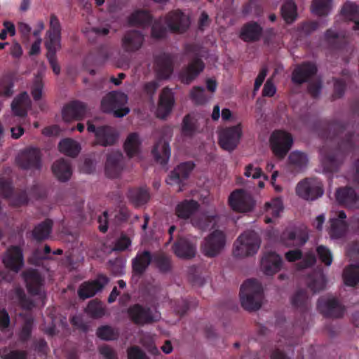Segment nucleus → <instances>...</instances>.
<instances>
[{
	"label": "nucleus",
	"instance_id": "nucleus-5",
	"mask_svg": "<svg viewBox=\"0 0 359 359\" xmlns=\"http://www.w3.org/2000/svg\"><path fill=\"white\" fill-rule=\"evenodd\" d=\"M260 239L253 231H245L236 241L233 247V255L245 257L257 253L260 247Z\"/></svg>",
	"mask_w": 359,
	"mask_h": 359
},
{
	"label": "nucleus",
	"instance_id": "nucleus-62",
	"mask_svg": "<svg viewBox=\"0 0 359 359\" xmlns=\"http://www.w3.org/2000/svg\"><path fill=\"white\" fill-rule=\"evenodd\" d=\"M32 320L27 319L25 321L19 334L20 341L25 342L29 339L32 334Z\"/></svg>",
	"mask_w": 359,
	"mask_h": 359
},
{
	"label": "nucleus",
	"instance_id": "nucleus-7",
	"mask_svg": "<svg viewBox=\"0 0 359 359\" xmlns=\"http://www.w3.org/2000/svg\"><path fill=\"white\" fill-rule=\"evenodd\" d=\"M16 163L22 170H40L42 167L41 151L36 147H27L18 154Z\"/></svg>",
	"mask_w": 359,
	"mask_h": 359
},
{
	"label": "nucleus",
	"instance_id": "nucleus-40",
	"mask_svg": "<svg viewBox=\"0 0 359 359\" xmlns=\"http://www.w3.org/2000/svg\"><path fill=\"white\" fill-rule=\"evenodd\" d=\"M152 22V16L146 10H137L133 12L128 18V23L130 26L146 27Z\"/></svg>",
	"mask_w": 359,
	"mask_h": 359
},
{
	"label": "nucleus",
	"instance_id": "nucleus-61",
	"mask_svg": "<svg viewBox=\"0 0 359 359\" xmlns=\"http://www.w3.org/2000/svg\"><path fill=\"white\" fill-rule=\"evenodd\" d=\"M191 99L197 104H202L205 102L206 97L204 94V88L200 86H195L190 93Z\"/></svg>",
	"mask_w": 359,
	"mask_h": 359
},
{
	"label": "nucleus",
	"instance_id": "nucleus-23",
	"mask_svg": "<svg viewBox=\"0 0 359 359\" xmlns=\"http://www.w3.org/2000/svg\"><path fill=\"white\" fill-rule=\"evenodd\" d=\"M195 164L192 161H187L178 165L172 171H171L166 182L168 184L172 185L175 184L181 185L182 182L187 180L191 171L194 170ZM182 189L180 186L179 191H181Z\"/></svg>",
	"mask_w": 359,
	"mask_h": 359
},
{
	"label": "nucleus",
	"instance_id": "nucleus-19",
	"mask_svg": "<svg viewBox=\"0 0 359 359\" xmlns=\"http://www.w3.org/2000/svg\"><path fill=\"white\" fill-rule=\"evenodd\" d=\"M241 134L240 125L224 129L219 134V142L221 147L227 151L233 150L239 142Z\"/></svg>",
	"mask_w": 359,
	"mask_h": 359
},
{
	"label": "nucleus",
	"instance_id": "nucleus-58",
	"mask_svg": "<svg viewBox=\"0 0 359 359\" xmlns=\"http://www.w3.org/2000/svg\"><path fill=\"white\" fill-rule=\"evenodd\" d=\"M325 38L333 48L340 49L342 48L341 44L339 43L342 39H340L339 34L332 29L326 31Z\"/></svg>",
	"mask_w": 359,
	"mask_h": 359
},
{
	"label": "nucleus",
	"instance_id": "nucleus-30",
	"mask_svg": "<svg viewBox=\"0 0 359 359\" xmlns=\"http://www.w3.org/2000/svg\"><path fill=\"white\" fill-rule=\"evenodd\" d=\"M175 255L181 259H190L195 257L196 245L186 238L180 237L172 245Z\"/></svg>",
	"mask_w": 359,
	"mask_h": 359
},
{
	"label": "nucleus",
	"instance_id": "nucleus-43",
	"mask_svg": "<svg viewBox=\"0 0 359 359\" xmlns=\"http://www.w3.org/2000/svg\"><path fill=\"white\" fill-rule=\"evenodd\" d=\"M326 283L325 274L322 271H318L309 276L307 286L313 293H317L325 288Z\"/></svg>",
	"mask_w": 359,
	"mask_h": 359
},
{
	"label": "nucleus",
	"instance_id": "nucleus-45",
	"mask_svg": "<svg viewBox=\"0 0 359 359\" xmlns=\"http://www.w3.org/2000/svg\"><path fill=\"white\" fill-rule=\"evenodd\" d=\"M58 148L60 152L70 157H76L81 150L79 144L70 138L62 140L58 144Z\"/></svg>",
	"mask_w": 359,
	"mask_h": 359
},
{
	"label": "nucleus",
	"instance_id": "nucleus-56",
	"mask_svg": "<svg viewBox=\"0 0 359 359\" xmlns=\"http://www.w3.org/2000/svg\"><path fill=\"white\" fill-rule=\"evenodd\" d=\"M13 82L10 76H4L0 79V95L11 97L13 93Z\"/></svg>",
	"mask_w": 359,
	"mask_h": 359
},
{
	"label": "nucleus",
	"instance_id": "nucleus-42",
	"mask_svg": "<svg viewBox=\"0 0 359 359\" xmlns=\"http://www.w3.org/2000/svg\"><path fill=\"white\" fill-rule=\"evenodd\" d=\"M283 209L282 201L278 198H274L271 201L265 204V210L266 215L264 217V222L266 224L272 222V217L277 218L279 217L280 212Z\"/></svg>",
	"mask_w": 359,
	"mask_h": 359
},
{
	"label": "nucleus",
	"instance_id": "nucleus-33",
	"mask_svg": "<svg viewBox=\"0 0 359 359\" xmlns=\"http://www.w3.org/2000/svg\"><path fill=\"white\" fill-rule=\"evenodd\" d=\"M123 155L118 151L112 152L107 155L105 163V174L109 178H116L118 177L121 168L120 161Z\"/></svg>",
	"mask_w": 359,
	"mask_h": 359
},
{
	"label": "nucleus",
	"instance_id": "nucleus-29",
	"mask_svg": "<svg viewBox=\"0 0 359 359\" xmlns=\"http://www.w3.org/2000/svg\"><path fill=\"white\" fill-rule=\"evenodd\" d=\"M86 113V105L82 102L74 100L66 104L62 109V118L65 121L81 120Z\"/></svg>",
	"mask_w": 359,
	"mask_h": 359
},
{
	"label": "nucleus",
	"instance_id": "nucleus-28",
	"mask_svg": "<svg viewBox=\"0 0 359 359\" xmlns=\"http://www.w3.org/2000/svg\"><path fill=\"white\" fill-rule=\"evenodd\" d=\"M281 257L274 252H265L261 259V269L267 276H272L280 270Z\"/></svg>",
	"mask_w": 359,
	"mask_h": 359
},
{
	"label": "nucleus",
	"instance_id": "nucleus-53",
	"mask_svg": "<svg viewBox=\"0 0 359 359\" xmlns=\"http://www.w3.org/2000/svg\"><path fill=\"white\" fill-rule=\"evenodd\" d=\"M331 9V0H313L312 12L319 16L327 15Z\"/></svg>",
	"mask_w": 359,
	"mask_h": 359
},
{
	"label": "nucleus",
	"instance_id": "nucleus-8",
	"mask_svg": "<svg viewBox=\"0 0 359 359\" xmlns=\"http://www.w3.org/2000/svg\"><path fill=\"white\" fill-rule=\"evenodd\" d=\"M296 193L304 200L315 201L323 195V184L318 178H306L297 184Z\"/></svg>",
	"mask_w": 359,
	"mask_h": 359
},
{
	"label": "nucleus",
	"instance_id": "nucleus-37",
	"mask_svg": "<svg viewBox=\"0 0 359 359\" xmlns=\"http://www.w3.org/2000/svg\"><path fill=\"white\" fill-rule=\"evenodd\" d=\"M336 198L340 204L352 208L355 205L358 196L354 189L345 187L337 189Z\"/></svg>",
	"mask_w": 359,
	"mask_h": 359
},
{
	"label": "nucleus",
	"instance_id": "nucleus-9",
	"mask_svg": "<svg viewBox=\"0 0 359 359\" xmlns=\"http://www.w3.org/2000/svg\"><path fill=\"white\" fill-rule=\"evenodd\" d=\"M317 308L324 317L333 319L341 318L346 311V307L334 297H320Z\"/></svg>",
	"mask_w": 359,
	"mask_h": 359
},
{
	"label": "nucleus",
	"instance_id": "nucleus-38",
	"mask_svg": "<svg viewBox=\"0 0 359 359\" xmlns=\"http://www.w3.org/2000/svg\"><path fill=\"white\" fill-rule=\"evenodd\" d=\"M53 229V222L49 219L36 225L32 231V237L37 242H41L48 238Z\"/></svg>",
	"mask_w": 359,
	"mask_h": 359
},
{
	"label": "nucleus",
	"instance_id": "nucleus-14",
	"mask_svg": "<svg viewBox=\"0 0 359 359\" xmlns=\"http://www.w3.org/2000/svg\"><path fill=\"white\" fill-rule=\"evenodd\" d=\"M109 281V278L103 274L98 275L95 280L84 281L78 289L79 297L84 300L94 297L97 292L103 290Z\"/></svg>",
	"mask_w": 359,
	"mask_h": 359
},
{
	"label": "nucleus",
	"instance_id": "nucleus-55",
	"mask_svg": "<svg viewBox=\"0 0 359 359\" xmlns=\"http://www.w3.org/2000/svg\"><path fill=\"white\" fill-rule=\"evenodd\" d=\"M47 49L46 57L53 72L58 75L60 73V67L57 64L56 52L60 47H46Z\"/></svg>",
	"mask_w": 359,
	"mask_h": 359
},
{
	"label": "nucleus",
	"instance_id": "nucleus-48",
	"mask_svg": "<svg viewBox=\"0 0 359 359\" xmlns=\"http://www.w3.org/2000/svg\"><path fill=\"white\" fill-rule=\"evenodd\" d=\"M140 144L137 133H133L128 136L124 143V150L129 158L133 157L138 153Z\"/></svg>",
	"mask_w": 359,
	"mask_h": 359
},
{
	"label": "nucleus",
	"instance_id": "nucleus-44",
	"mask_svg": "<svg viewBox=\"0 0 359 359\" xmlns=\"http://www.w3.org/2000/svg\"><path fill=\"white\" fill-rule=\"evenodd\" d=\"M342 276L346 285L355 286L359 283V264L346 266L343 271Z\"/></svg>",
	"mask_w": 359,
	"mask_h": 359
},
{
	"label": "nucleus",
	"instance_id": "nucleus-35",
	"mask_svg": "<svg viewBox=\"0 0 359 359\" xmlns=\"http://www.w3.org/2000/svg\"><path fill=\"white\" fill-rule=\"evenodd\" d=\"M199 204L194 200H184L177 205L175 214L180 219H189L198 209Z\"/></svg>",
	"mask_w": 359,
	"mask_h": 359
},
{
	"label": "nucleus",
	"instance_id": "nucleus-59",
	"mask_svg": "<svg viewBox=\"0 0 359 359\" xmlns=\"http://www.w3.org/2000/svg\"><path fill=\"white\" fill-rule=\"evenodd\" d=\"M192 306H196V303L194 301H189L188 299H182L175 302V311L180 316H182L187 312V311Z\"/></svg>",
	"mask_w": 359,
	"mask_h": 359
},
{
	"label": "nucleus",
	"instance_id": "nucleus-12",
	"mask_svg": "<svg viewBox=\"0 0 359 359\" xmlns=\"http://www.w3.org/2000/svg\"><path fill=\"white\" fill-rule=\"evenodd\" d=\"M226 243L224 233L219 230L212 231L201 245V250L204 255L208 257L217 256L224 248Z\"/></svg>",
	"mask_w": 359,
	"mask_h": 359
},
{
	"label": "nucleus",
	"instance_id": "nucleus-52",
	"mask_svg": "<svg viewBox=\"0 0 359 359\" xmlns=\"http://www.w3.org/2000/svg\"><path fill=\"white\" fill-rule=\"evenodd\" d=\"M288 161L290 165H293L297 171H299L306 165L308 159L305 154L293 151L290 154Z\"/></svg>",
	"mask_w": 359,
	"mask_h": 359
},
{
	"label": "nucleus",
	"instance_id": "nucleus-57",
	"mask_svg": "<svg viewBox=\"0 0 359 359\" xmlns=\"http://www.w3.org/2000/svg\"><path fill=\"white\" fill-rule=\"evenodd\" d=\"M316 252L320 260L326 266L332 264L333 259L332 254L328 248L324 245H319L316 248Z\"/></svg>",
	"mask_w": 359,
	"mask_h": 359
},
{
	"label": "nucleus",
	"instance_id": "nucleus-2",
	"mask_svg": "<svg viewBox=\"0 0 359 359\" xmlns=\"http://www.w3.org/2000/svg\"><path fill=\"white\" fill-rule=\"evenodd\" d=\"M167 27L161 19L155 20L151 25V36L153 39H161L166 36L168 29L172 33H184L189 27L190 20L181 11L170 12L165 17Z\"/></svg>",
	"mask_w": 359,
	"mask_h": 359
},
{
	"label": "nucleus",
	"instance_id": "nucleus-27",
	"mask_svg": "<svg viewBox=\"0 0 359 359\" xmlns=\"http://www.w3.org/2000/svg\"><path fill=\"white\" fill-rule=\"evenodd\" d=\"M262 27L255 21L245 23L240 31L239 38L246 43H253L259 41L263 34Z\"/></svg>",
	"mask_w": 359,
	"mask_h": 359
},
{
	"label": "nucleus",
	"instance_id": "nucleus-21",
	"mask_svg": "<svg viewBox=\"0 0 359 359\" xmlns=\"http://www.w3.org/2000/svg\"><path fill=\"white\" fill-rule=\"evenodd\" d=\"M346 217V212L341 210L335 217L330 219V226L328 229V233L331 238H342L346 235L349 226Z\"/></svg>",
	"mask_w": 359,
	"mask_h": 359
},
{
	"label": "nucleus",
	"instance_id": "nucleus-24",
	"mask_svg": "<svg viewBox=\"0 0 359 359\" xmlns=\"http://www.w3.org/2000/svg\"><path fill=\"white\" fill-rule=\"evenodd\" d=\"M28 292L33 295L40 294L44 279L37 269H29L22 273Z\"/></svg>",
	"mask_w": 359,
	"mask_h": 359
},
{
	"label": "nucleus",
	"instance_id": "nucleus-15",
	"mask_svg": "<svg viewBox=\"0 0 359 359\" xmlns=\"http://www.w3.org/2000/svg\"><path fill=\"white\" fill-rule=\"evenodd\" d=\"M175 56L172 53H162L154 57L156 77L168 79L173 73Z\"/></svg>",
	"mask_w": 359,
	"mask_h": 359
},
{
	"label": "nucleus",
	"instance_id": "nucleus-41",
	"mask_svg": "<svg viewBox=\"0 0 359 359\" xmlns=\"http://www.w3.org/2000/svg\"><path fill=\"white\" fill-rule=\"evenodd\" d=\"M198 129V120L193 114L184 116L182 122L181 133L184 137H191Z\"/></svg>",
	"mask_w": 359,
	"mask_h": 359
},
{
	"label": "nucleus",
	"instance_id": "nucleus-47",
	"mask_svg": "<svg viewBox=\"0 0 359 359\" xmlns=\"http://www.w3.org/2000/svg\"><path fill=\"white\" fill-rule=\"evenodd\" d=\"M152 262L161 273H167L171 269L170 257L163 252L152 255Z\"/></svg>",
	"mask_w": 359,
	"mask_h": 359
},
{
	"label": "nucleus",
	"instance_id": "nucleus-20",
	"mask_svg": "<svg viewBox=\"0 0 359 359\" xmlns=\"http://www.w3.org/2000/svg\"><path fill=\"white\" fill-rule=\"evenodd\" d=\"M2 262L6 268L18 272L24 265V257L20 247L12 245L3 256Z\"/></svg>",
	"mask_w": 359,
	"mask_h": 359
},
{
	"label": "nucleus",
	"instance_id": "nucleus-18",
	"mask_svg": "<svg viewBox=\"0 0 359 359\" xmlns=\"http://www.w3.org/2000/svg\"><path fill=\"white\" fill-rule=\"evenodd\" d=\"M205 64L201 58L196 56L181 69L179 77L184 84H190L203 71Z\"/></svg>",
	"mask_w": 359,
	"mask_h": 359
},
{
	"label": "nucleus",
	"instance_id": "nucleus-36",
	"mask_svg": "<svg viewBox=\"0 0 359 359\" xmlns=\"http://www.w3.org/2000/svg\"><path fill=\"white\" fill-rule=\"evenodd\" d=\"M152 154L157 163L162 165H166L170 156L169 144L161 140H158L154 146Z\"/></svg>",
	"mask_w": 359,
	"mask_h": 359
},
{
	"label": "nucleus",
	"instance_id": "nucleus-50",
	"mask_svg": "<svg viewBox=\"0 0 359 359\" xmlns=\"http://www.w3.org/2000/svg\"><path fill=\"white\" fill-rule=\"evenodd\" d=\"M281 15L284 20L290 24L294 22L297 18V6L292 0L286 1L281 7Z\"/></svg>",
	"mask_w": 359,
	"mask_h": 359
},
{
	"label": "nucleus",
	"instance_id": "nucleus-64",
	"mask_svg": "<svg viewBox=\"0 0 359 359\" xmlns=\"http://www.w3.org/2000/svg\"><path fill=\"white\" fill-rule=\"evenodd\" d=\"M99 353L104 359H118L116 351L107 344L100 346Z\"/></svg>",
	"mask_w": 359,
	"mask_h": 359
},
{
	"label": "nucleus",
	"instance_id": "nucleus-54",
	"mask_svg": "<svg viewBox=\"0 0 359 359\" xmlns=\"http://www.w3.org/2000/svg\"><path fill=\"white\" fill-rule=\"evenodd\" d=\"M341 13L346 20H356L359 18V6L354 3L346 2L343 6Z\"/></svg>",
	"mask_w": 359,
	"mask_h": 359
},
{
	"label": "nucleus",
	"instance_id": "nucleus-51",
	"mask_svg": "<svg viewBox=\"0 0 359 359\" xmlns=\"http://www.w3.org/2000/svg\"><path fill=\"white\" fill-rule=\"evenodd\" d=\"M96 335L100 339L112 341L118 337L119 333L116 329L109 325H102L97 329Z\"/></svg>",
	"mask_w": 359,
	"mask_h": 359
},
{
	"label": "nucleus",
	"instance_id": "nucleus-49",
	"mask_svg": "<svg viewBox=\"0 0 359 359\" xmlns=\"http://www.w3.org/2000/svg\"><path fill=\"white\" fill-rule=\"evenodd\" d=\"M13 299L23 309L31 310L34 306V302L26 295L22 287H18L14 290Z\"/></svg>",
	"mask_w": 359,
	"mask_h": 359
},
{
	"label": "nucleus",
	"instance_id": "nucleus-1",
	"mask_svg": "<svg viewBox=\"0 0 359 359\" xmlns=\"http://www.w3.org/2000/svg\"><path fill=\"white\" fill-rule=\"evenodd\" d=\"M315 128L319 136L326 140L320 149L321 163L327 173L337 172L346 156L355 151L358 135L346 133V125L338 120H319L315 123Z\"/></svg>",
	"mask_w": 359,
	"mask_h": 359
},
{
	"label": "nucleus",
	"instance_id": "nucleus-6",
	"mask_svg": "<svg viewBox=\"0 0 359 359\" xmlns=\"http://www.w3.org/2000/svg\"><path fill=\"white\" fill-rule=\"evenodd\" d=\"M128 101L123 93L113 91L105 95L101 101V109L104 112L113 113L114 116L121 118L127 115L130 109L125 107Z\"/></svg>",
	"mask_w": 359,
	"mask_h": 359
},
{
	"label": "nucleus",
	"instance_id": "nucleus-31",
	"mask_svg": "<svg viewBox=\"0 0 359 359\" xmlns=\"http://www.w3.org/2000/svg\"><path fill=\"white\" fill-rule=\"evenodd\" d=\"M152 262V255L148 250L138 252L132 259L133 273L137 276H142Z\"/></svg>",
	"mask_w": 359,
	"mask_h": 359
},
{
	"label": "nucleus",
	"instance_id": "nucleus-10",
	"mask_svg": "<svg viewBox=\"0 0 359 359\" xmlns=\"http://www.w3.org/2000/svg\"><path fill=\"white\" fill-rule=\"evenodd\" d=\"M269 140L272 151L279 158L286 156L293 144L291 134L283 130L273 131Z\"/></svg>",
	"mask_w": 359,
	"mask_h": 359
},
{
	"label": "nucleus",
	"instance_id": "nucleus-34",
	"mask_svg": "<svg viewBox=\"0 0 359 359\" xmlns=\"http://www.w3.org/2000/svg\"><path fill=\"white\" fill-rule=\"evenodd\" d=\"M52 171L58 180L61 182L69 180L72 174L69 161L64 158H60L53 163Z\"/></svg>",
	"mask_w": 359,
	"mask_h": 359
},
{
	"label": "nucleus",
	"instance_id": "nucleus-11",
	"mask_svg": "<svg viewBox=\"0 0 359 359\" xmlns=\"http://www.w3.org/2000/svg\"><path fill=\"white\" fill-rule=\"evenodd\" d=\"M87 130L94 133L95 143L102 147L111 146L118 139V135L114 128L109 126H95L91 121L87 122Z\"/></svg>",
	"mask_w": 359,
	"mask_h": 359
},
{
	"label": "nucleus",
	"instance_id": "nucleus-17",
	"mask_svg": "<svg viewBox=\"0 0 359 359\" xmlns=\"http://www.w3.org/2000/svg\"><path fill=\"white\" fill-rule=\"evenodd\" d=\"M308 239L307 232L297 228H287L280 236V243L287 247H301Z\"/></svg>",
	"mask_w": 359,
	"mask_h": 359
},
{
	"label": "nucleus",
	"instance_id": "nucleus-32",
	"mask_svg": "<svg viewBox=\"0 0 359 359\" xmlns=\"http://www.w3.org/2000/svg\"><path fill=\"white\" fill-rule=\"evenodd\" d=\"M48 39L45 41L46 47H60L61 25L57 17L52 14L50 20Z\"/></svg>",
	"mask_w": 359,
	"mask_h": 359
},
{
	"label": "nucleus",
	"instance_id": "nucleus-60",
	"mask_svg": "<svg viewBox=\"0 0 359 359\" xmlns=\"http://www.w3.org/2000/svg\"><path fill=\"white\" fill-rule=\"evenodd\" d=\"M11 203L13 206L19 207L25 205L28 202V196L25 191H20L19 192H13L11 198Z\"/></svg>",
	"mask_w": 359,
	"mask_h": 359
},
{
	"label": "nucleus",
	"instance_id": "nucleus-16",
	"mask_svg": "<svg viewBox=\"0 0 359 359\" xmlns=\"http://www.w3.org/2000/svg\"><path fill=\"white\" fill-rule=\"evenodd\" d=\"M130 319L136 325H144L151 324L157 320L152 311L149 307H144L139 304L130 306L127 311Z\"/></svg>",
	"mask_w": 359,
	"mask_h": 359
},
{
	"label": "nucleus",
	"instance_id": "nucleus-63",
	"mask_svg": "<svg viewBox=\"0 0 359 359\" xmlns=\"http://www.w3.org/2000/svg\"><path fill=\"white\" fill-rule=\"evenodd\" d=\"M346 88V83L343 79H334V99L341 97Z\"/></svg>",
	"mask_w": 359,
	"mask_h": 359
},
{
	"label": "nucleus",
	"instance_id": "nucleus-4",
	"mask_svg": "<svg viewBox=\"0 0 359 359\" xmlns=\"http://www.w3.org/2000/svg\"><path fill=\"white\" fill-rule=\"evenodd\" d=\"M263 289L255 279L245 280L240 289V299L242 307L247 311H257L262 306Z\"/></svg>",
	"mask_w": 359,
	"mask_h": 359
},
{
	"label": "nucleus",
	"instance_id": "nucleus-13",
	"mask_svg": "<svg viewBox=\"0 0 359 359\" xmlns=\"http://www.w3.org/2000/svg\"><path fill=\"white\" fill-rule=\"evenodd\" d=\"M229 205L236 212H246L251 211L255 201L250 194L243 189H236L229 197Z\"/></svg>",
	"mask_w": 359,
	"mask_h": 359
},
{
	"label": "nucleus",
	"instance_id": "nucleus-22",
	"mask_svg": "<svg viewBox=\"0 0 359 359\" xmlns=\"http://www.w3.org/2000/svg\"><path fill=\"white\" fill-rule=\"evenodd\" d=\"M317 72V67L315 64L311 62H304L295 67L292 73L291 80L295 85H302L309 81Z\"/></svg>",
	"mask_w": 359,
	"mask_h": 359
},
{
	"label": "nucleus",
	"instance_id": "nucleus-26",
	"mask_svg": "<svg viewBox=\"0 0 359 359\" xmlns=\"http://www.w3.org/2000/svg\"><path fill=\"white\" fill-rule=\"evenodd\" d=\"M144 41V36L142 32L138 30H129L123 35L121 45L124 51L133 53L140 49Z\"/></svg>",
	"mask_w": 359,
	"mask_h": 359
},
{
	"label": "nucleus",
	"instance_id": "nucleus-39",
	"mask_svg": "<svg viewBox=\"0 0 359 359\" xmlns=\"http://www.w3.org/2000/svg\"><path fill=\"white\" fill-rule=\"evenodd\" d=\"M292 305L303 314L309 310V295L306 290H298L291 299Z\"/></svg>",
	"mask_w": 359,
	"mask_h": 359
},
{
	"label": "nucleus",
	"instance_id": "nucleus-25",
	"mask_svg": "<svg viewBox=\"0 0 359 359\" xmlns=\"http://www.w3.org/2000/svg\"><path fill=\"white\" fill-rule=\"evenodd\" d=\"M175 104V97L172 90L165 87L159 96V101L156 109L157 117L165 119L172 111Z\"/></svg>",
	"mask_w": 359,
	"mask_h": 359
},
{
	"label": "nucleus",
	"instance_id": "nucleus-3",
	"mask_svg": "<svg viewBox=\"0 0 359 359\" xmlns=\"http://www.w3.org/2000/svg\"><path fill=\"white\" fill-rule=\"evenodd\" d=\"M31 105V100L26 92L21 93L14 98L11 103V110L14 117L17 120L16 125L11 128V137L14 140L19 139L25 133V126L29 125L27 118V111Z\"/></svg>",
	"mask_w": 359,
	"mask_h": 359
},
{
	"label": "nucleus",
	"instance_id": "nucleus-46",
	"mask_svg": "<svg viewBox=\"0 0 359 359\" xmlns=\"http://www.w3.org/2000/svg\"><path fill=\"white\" fill-rule=\"evenodd\" d=\"M149 193L147 189L134 188L128 191V198L131 202L137 206L142 205L147 203L149 199Z\"/></svg>",
	"mask_w": 359,
	"mask_h": 359
}]
</instances>
